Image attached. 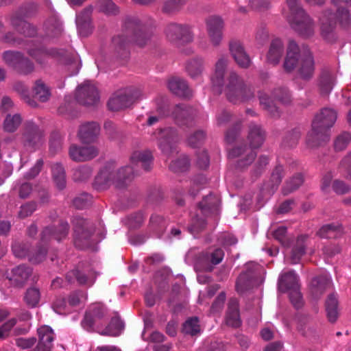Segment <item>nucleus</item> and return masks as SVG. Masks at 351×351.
<instances>
[{
	"label": "nucleus",
	"mask_w": 351,
	"mask_h": 351,
	"mask_svg": "<svg viewBox=\"0 0 351 351\" xmlns=\"http://www.w3.org/2000/svg\"><path fill=\"white\" fill-rule=\"evenodd\" d=\"M46 244L47 243H43L40 241V244L36 248L33 249L25 254V256L27 257L30 263L37 264L45 259L47 247L44 246V245Z\"/></svg>",
	"instance_id": "37"
},
{
	"label": "nucleus",
	"mask_w": 351,
	"mask_h": 351,
	"mask_svg": "<svg viewBox=\"0 0 351 351\" xmlns=\"http://www.w3.org/2000/svg\"><path fill=\"white\" fill-rule=\"evenodd\" d=\"M351 141V134L344 132L339 134L335 141V148L337 151L344 149Z\"/></svg>",
	"instance_id": "61"
},
{
	"label": "nucleus",
	"mask_w": 351,
	"mask_h": 351,
	"mask_svg": "<svg viewBox=\"0 0 351 351\" xmlns=\"http://www.w3.org/2000/svg\"><path fill=\"white\" fill-rule=\"evenodd\" d=\"M337 118L335 110L325 108L315 115L311 130L306 136L308 146L317 147L327 142L330 137V129L334 125Z\"/></svg>",
	"instance_id": "4"
},
{
	"label": "nucleus",
	"mask_w": 351,
	"mask_h": 351,
	"mask_svg": "<svg viewBox=\"0 0 351 351\" xmlns=\"http://www.w3.org/2000/svg\"><path fill=\"white\" fill-rule=\"evenodd\" d=\"M62 147V137L58 132L51 134L49 141V150L53 154L59 152Z\"/></svg>",
	"instance_id": "54"
},
{
	"label": "nucleus",
	"mask_w": 351,
	"mask_h": 351,
	"mask_svg": "<svg viewBox=\"0 0 351 351\" xmlns=\"http://www.w3.org/2000/svg\"><path fill=\"white\" fill-rule=\"evenodd\" d=\"M287 5L288 10L284 9L282 14L291 28L302 36H312L315 33V24L298 0H287Z\"/></svg>",
	"instance_id": "7"
},
{
	"label": "nucleus",
	"mask_w": 351,
	"mask_h": 351,
	"mask_svg": "<svg viewBox=\"0 0 351 351\" xmlns=\"http://www.w3.org/2000/svg\"><path fill=\"white\" fill-rule=\"evenodd\" d=\"M187 0H168L163 5L162 10L164 12L171 14L180 9V8L186 3Z\"/></svg>",
	"instance_id": "57"
},
{
	"label": "nucleus",
	"mask_w": 351,
	"mask_h": 351,
	"mask_svg": "<svg viewBox=\"0 0 351 351\" xmlns=\"http://www.w3.org/2000/svg\"><path fill=\"white\" fill-rule=\"evenodd\" d=\"M152 33L136 16H128L125 19L122 33L112 38V43L118 53L130 43H134L143 47L148 45L152 38Z\"/></svg>",
	"instance_id": "2"
},
{
	"label": "nucleus",
	"mask_w": 351,
	"mask_h": 351,
	"mask_svg": "<svg viewBox=\"0 0 351 351\" xmlns=\"http://www.w3.org/2000/svg\"><path fill=\"white\" fill-rule=\"evenodd\" d=\"M229 60L226 56L220 57L215 63V71L211 77L214 86H224V93L227 99L233 104H241L248 101L254 97V90L247 84L235 71L228 73L226 80L225 75Z\"/></svg>",
	"instance_id": "1"
},
{
	"label": "nucleus",
	"mask_w": 351,
	"mask_h": 351,
	"mask_svg": "<svg viewBox=\"0 0 351 351\" xmlns=\"http://www.w3.org/2000/svg\"><path fill=\"white\" fill-rule=\"evenodd\" d=\"M331 14L330 12H325L319 19L320 34L328 43H333L337 38L335 33V23L332 21Z\"/></svg>",
	"instance_id": "19"
},
{
	"label": "nucleus",
	"mask_w": 351,
	"mask_h": 351,
	"mask_svg": "<svg viewBox=\"0 0 351 351\" xmlns=\"http://www.w3.org/2000/svg\"><path fill=\"white\" fill-rule=\"evenodd\" d=\"M273 97L284 104H288L291 101V95L285 88H276L273 92Z\"/></svg>",
	"instance_id": "58"
},
{
	"label": "nucleus",
	"mask_w": 351,
	"mask_h": 351,
	"mask_svg": "<svg viewBox=\"0 0 351 351\" xmlns=\"http://www.w3.org/2000/svg\"><path fill=\"white\" fill-rule=\"evenodd\" d=\"M265 138V133L260 125L251 123L249 126V133L247 136L250 147L243 146H236L230 150L228 156L231 158H239L237 161V167L243 169L250 165L254 160L256 154L254 149L260 147Z\"/></svg>",
	"instance_id": "5"
},
{
	"label": "nucleus",
	"mask_w": 351,
	"mask_h": 351,
	"mask_svg": "<svg viewBox=\"0 0 351 351\" xmlns=\"http://www.w3.org/2000/svg\"><path fill=\"white\" fill-rule=\"evenodd\" d=\"M91 172L90 167L87 166H82L74 170L73 177L75 181H84L91 176Z\"/></svg>",
	"instance_id": "60"
},
{
	"label": "nucleus",
	"mask_w": 351,
	"mask_h": 351,
	"mask_svg": "<svg viewBox=\"0 0 351 351\" xmlns=\"http://www.w3.org/2000/svg\"><path fill=\"white\" fill-rule=\"evenodd\" d=\"M326 311L329 322L334 323L339 315L338 300L335 295H330L326 301Z\"/></svg>",
	"instance_id": "34"
},
{
	"label": "nucleus",
	"mask_w": 351,
	"mask_h": 351,
	"mask_svg": "<svg viewBox=\"0 0 351 351\" xmlns=\"http://www.w3.org/2000/svg\"><path fill=\"white\" fill-rule=\"evenodd\" d=\"M167 223L162 217L157 215H154L151 217L149 227L153 231H155L159 237L164 232Z\"/></svg>",
	"instance_id": "51"
},
{
	"label": "nucleus",
	"mask_w": 351,
	"mask_h": 351,
	"mask_svg": "<svg viewBox=\"0 0 351 351\" xmlns=\"http://www.w3.org/2000/svg\"><path fill=\"white\" fill-rule=\"evenodd\" d=\"M196 115V110L185 104L176 105L172 111L173 119L180 125H190Z\"/></svg>",
	"instance_id": "17"
},
{
	"label": "nucleus",
	"mask_w": 351,
	"mask_h": 351,
	"mask_svg": "<svg viewBox=\"0 0 351 351\" xmlns=\"http://www.w3.org/2000/svg\"><path fill=\"white\" fill-rule=\"evenodd\" d=\"M27 52L40 63H43L49 56H53L57 54V51L54 49L47 50L43 48L28 49Z\"/></svg>",
	"instance_id": "46"
},
{
	"label": "nucleus",
	"mask_w": 351,
	"mask_h": 351,
	"mask_svg": "<svg viewBox=\"0 0 351 351\" xmlns=\"http://www.w3.org/2000/svg\"><path fill=\"white\" fill-rule=\"evenodd\" d=\"M73 225L75 243L77 241L88 239L93 234L94 228L92 223L80 217H75L72 221Z\"/></svg>",
	"instance_id": "20"
},
{
	"label": "nucleus",
	"mask_w": 351,
	"mask_h": 351,
	"mask_svg": "<svg viewBox=\"0 0 351 351\" xmlns=\"http://www.w3.org/2000/svg\"><path fill=\"white\" fill-rule=\"evenodd\" d=\"M46 27L49 34L54 36L59 35L62 30V23L59 21L54 19L47 21L46 23Z\"/></svg>",
	"instance_id": "64"
},
{
	"label": "nucleus",
	"mask_w": 351,
	"mask_h": 351,
	"mask_svg": "<svg viewBox=\"0 0 351 351\" xmlns=\"http://www.w3.org/2000/svg\"><path fill=\"white\" fill-rule=\"evenodd\" d=\"M73 275L75 276L77 282L81 285H91L94 283L96 278V274L93 271H89L87 274L82 271L75 270L66 275V278L69 282H71V276Z\"/></svg>",
	"instance_id": "38"
},
{
	"label": "nucleus",
	"mask_w": 351,
	"mask_h": 351,
	"mask_svg": "<svg viewBox=\"0 0 351 351\" xmlns=\"http://www.w3.org/2000/svg\"><path fill=\"white\" fill-rule=\"evenodd\" d=\"M124 328V324L119 317L115 316L110 320L107 327L100 334L102 335L117 337L119 336Z\"/></svg>",
	"instance_id": "33"
},
{
	"label": "nucleus",
	"mask_w": 351,
	"mask_h": 351,
	"mask_svg": "<svg viewBox=\"0 0 351 351\" xmlns=\"http://www.w3.org/2000/svg\"><path fill=\"white\" fill-rule=\"evenodd\" d=\"M229 49L233 58L240 67L247 69L250 66L251 60L240 42L231 41Z\"/></svg>",
	"instance_id": "21"
},
{
	"label": "nucleus",
	"mask_w": 351,
	"mask_h": 351,
	"mask_svg": "<svg viewBox=\"0 0 351 351\" xmlns=\"http://www.w3.org/2000/svg\"><path fill=\"white\" fill-rule=\"evenodd\" d=\"M134 176V167L130 165L123 167L117 170L105 167L96 176L95 187L97 190H104L113 184L117 189H122L128 186Z\"/></svg>",
	"instance_id": "6"
},
{
	"label": "nucleus",
	"mask_w": 351,
	"mask_h": 351,
	"mask_svg": "<svg viewBox=\"0 0 351 351\" xmlns=\"http://www.w3.org/2000/svg\"><path fill=\"white\" fill-rule=\"evenodd\" d=\"M91 196L87 193H83L73 199V205L77 209H83L88 207L91 203Z\"/></svg>",
	"instance_id": "63"
},
{
	"label": "nucleus",
	"mask_w": 351,
	"mask_h": 351,
	"mask_svg": "<svg viewBox=\"0 0 351 351\" xmlns=\"http://www.w3.org/2000/svg\"><path fill=\"white\" fill-rule=\"evenodd\" d=\"M296 67L300 77L304 80H308L314 73V59L308 50H304L301 53L295 41L289 40L283 68L286 72L291 73Z\"/></svg>",
	"instance_id": "3"
},
{
	"label": "nucleus",
	"mask_w": 351,
	"mask_h": 351,
	"mask_svg": "<svg viewBox=\"0 0 351 351\" xmlns=\"http://www.w3.org/2000/svg\"><path fill=\"white\" fill-rule=\"evenodd\" d=\"M284 54V44L279 38L274 39L269 47L266 59L269 64L277 65Z\"/></svg>",
	"instance_id": "26"
},
{
	"label": "nucleus",
	"mask_w": 351,
	"mask_h": 351,
	"mask_svg": "<svg viewBox=\"0 0 351 351\" xmlns=\"http://www.w3.org/2000/svg\"><path fill=\"white\" fill-rule=\"evenodd\" d=\"M219 205V199L213 194L206 196L199 204V208L203 214L215 211Z\"/></svg>",
	"instance_id": "39"
},
{
	"label": "nucleus",
	"mask_w": 351,
	"mask_h": 351,
	"mask_svg": "<svg viewBox=\"0 0 351 351\" xmlns=\"http://www.w3.org/2000/svg\"><path fill=\"white\" fill-rule=\"evenodd\" d=\"M154 140L157 141L158 147L167 156L176 152L175 143L177 141L178 133L172 128H160L152 134Z\"/></svg>",
	"instance_id": "9"
},
{
	"label": "nucleus",
	"mask_w": 351,
	"mask_h": 351,
	"mask_svg": "<svg viewBox=\"0 0 351 351\" xmlns=\"http://www.w3.org/2000/svg\"><path fill=\"white\" fill-rule=\"evenodd\" d=\"M95 7L100 12L107 15H116L119 13V8L112 0H97Z\"/></svg>",
	"instance_id": "40"
},
{
	"label": "nucleus",
	"mask_w": 351,
	"mask_h": 351,
	"mask_svg": "<svg viewBox=\"0 0 351 351\" xmlns=\"http://www.w3.org/2000/svg\"><path fill=\"white\" fill-rule=\"evenodd\" d=\"M304 178L302 174L298 173L287 181L282 188V193L287 195L297 190L303 183Z\"/></svg>",
	"instance_id": "47"
},
{
	"label": "nucleus",
	"mask_w": 351,
	"mask_h": 351,
	"mask_svg": "<svg viewBox=\"0 0 351 351\" xmlns=\"http://www.w3.org/2000/svg\"><path fill=\"white\" fill-rule=\"evenodd\" d=\"M143 98L142 90L136 87H128L114 92L110 97L108 106L112 111H119L131 106Z\"/></svg>",
	"instance_id": "8"
},
{
	"label": "nucleus",
	"mask_w": 351,
	"mask_h": 351,
	"mask_svg": "<svg viewBox=\"0 0 351 351\" xmlns=\"http://www.w3.org/2000/svg\"><path fill=\"white\" fill-rule=\"evenodd\" d=\"M34 97L41 102L47 101L50 96V91L45 84L40 80H38L34 87Z\"/></svg>",
	"instance_id": "48"
},
{
	"label": "nucleus",
	"mask_w": 351,
	"mask_h": 351,
	"mask_svg": "<svg viewBox=\"0 0 351 351\" xmlns=\"http://www.w3.org/2000/svg\"><path fill=\"white\" fill-rule=\"evenodd\" d=\"M189 167L188 157L182 156L178 159L173 160L169 165V168L174 172H183L186 171Z\"/></svg>",
	"instance_id": "53"
},
{
	"label": "nucleus",
	"mask_w": 351,
	"mask_h": 351,
	"mask_svg": "<svg viewBox=\"0 0 351 351\" xmlns=\"http://www.w3.org/2000/svg\"><path fill=\"white\" fill-rule=\"evenodd\" d=\"M273 236L283 246L289 247L290 245V241L287 236V228L285 226H280L278 227L273 232Z\"/></svg>",
	"instance_id": "56"
},
{
	"label": "nucleus",
	"mask_w": 351,
	"mask_h": 351,
	"mask_svg": "<svg viewBox=\"0 0 351 351\" xmlns=\"http://www.w3.org/2000/svg\"><path fill=\"white\" fill-rule=\"evenodd\" d=\"M335 19L341 27L347 29L351 24V16L348 9L339 7L337 9Z\"/></svg>",
	"instance_id": "43"
},
{
	"label": "nucleus",
	"mask_w": 351,
	"mask_h": 351,
	"mask_svg": "<svg viewBox=\"0 0 351 351\" xmlns=\"http://www.w3.org/2000/svg\"><path fill=\"white\" fill-rule=\"evenodd\" d=\"M335 83V76L327 70L323 71L319 80L321 90L324 94H328L332 90Z\"/></svg>",
	"instance_id": "41"
},
{
	"label": "nucleus",
	"mask_w": 351,
	"mask_h": 351,
	"mask_svg": "<svg viewBox=\"0 0 351 351\" xmlns=\"http://www.w3.org/2000/svg\"><path fill=\"white\" fill-rule=\"evenodd\" d=\"M99 154L98 149L95 146L80 147L73 144L69 147V155L71 160L76 162H84L91 160Z\"/></svg>",
	"instance_id": "15"
},
{
	"label": "nucleus",
	"mask_w": 351,
	"mask_h": 351,
	"mask_svg": "<svg viewBox=\"0 0 351 351\" xmlns=\"http://www.w3.org/2000/svg\"><path fill=\"white\" fill-rule=\"evenodd\" d=\"M226 322L227 325L234 328H237L241 325L239 303L237 299L232 298L228 302Z\"/></svg>",
	"instance_id": "29"
},
{
	"label": "nucleus",
	"mask_w": 351,
	"mask_h": 351,
	"mask_svg": "<svg viewBox=\"0 0 351 351\" xmlns=\"http://www.w3.org/2000/svg\"><path fill=\"white\" fill-rule=\"evenodd\" d=\"M52 176L58 189L62 190L66 186V176L64 167L60 163L53 164L51 167Z\"/></svg>",
	"instance_id": "36"
},
{
	"label": "nucleus",
	"mask_w": 351,
	"mask_h": 351,
	"mask_svg": "<svg viewBox=\"0 0 351 351\" xmlns=\"http://www.w3.org/2000/svg\"><path fill=\"white\" fill-rule=\"evenodd\" d=\"M342 233V228L339 224H327L323 226L317 232L321 238L332 239L339 237Z\"/></svg>",
	"instance_id": "35"
},
{
	"label": "nucleus",
	"mask_w": 351,
	"mask_h": 351,
	"mask_svg": "<svg viewBox=\"0 0 351 351\" xmlns=\"http://www.w3.org/2000/svg\"><path fill=\"white\" fill-rule=\"evenodd\" d=\"M3 59L6 64L16 72H22V53L18 51L8 50L3 53Z\"/></svg>",
	"instance_id": "30"
},
{
	"label": "nucleus",
	"mask_w": 351,
	"mask_h": 351,
	"mask_svg": "<svg viewBox=\"0 0 351 351\" xmlns=\"http://www.w3.org/2000/svg\"><path fill=\"white\" fill-rule=\"evenodd\" d=\"M308 241V237L306 234H301L297 237L291 245L290 252L287 256V260L291 264L298 263L302 257L306 254Z\"/></svg>",
	"instance_id": "18"
},
{
	"label": "nucleus",
	"mask_w": 351,
	"mask_h": 351,
	"mask_svg": "<svg viewBox=\"0 0 351 351\" xmlns=\"http://www.w3.org/2000/svg\"><path fill=\"white\" fill-rule=\"evenodd\" d=\"M299 279L293 271L282 273L278 279V289L282 292L299 289Z\"/></svg>",
	"instance_id": "25"
},
{
	"label": "nucleus",
	"mask_w": 351,
	"mask_h": 351,
	"mask_svg": "<svg viewBox=\"0 0 351 351\" xmlns=\"http://www.w3.org/2000/svg\"><path fill=\"white\" fill-rule=\"evenodd\" d=\"M330 280L326 275H322L312 279L310 284V293L317 300L330 287Z\"/></svg>",
	"instance_id": "24"
},
{
	"label": "nucleus",
	"mask_w": 351,
	"mask_h": 351,
	"mask_svg": "<svg viewBox=\"0 0 351 351\" xmlns=\"http://www.w3.org/2000/svg\"><path fill=\"white\" fill-rule=\"evenodd\" d=\"M43 142V132L32 122H27L23 132V147L32 152L38 148Z\"/></svg>",
	"instance_id": "12"
},
{
	"label": "nucleus",
	"mask_w": 351,
	"mask_h": 351,
	"mask_svg": "<svg viewBox=\"0 0 351 351\" xmlns=\"http://www.w3.org/2000/svg\"><path fill=\"white\" fill-rule=\"evenodd\" d=\"M258 98L261 105L263 106V107L267 110L271 116L278 117L279 115L277 107L274 104L273 100L268 97L266 93L259 92Z\"/></svg>",
	"instance_id": "44"
},
{
	"label": "nucleus",
	"mask_w": 351,
	"mask_h": 351,
	"mask_svg": "<svg viewBox=\"0 0 351 351\" xmlns=\"http://www.w3.org/2000/svg\"><path fill=\"white\" fill-rule=\"evenodd\" d=\"M10 285L15 287H21L22 285V267L18 265L13 268L10 274L6 276Z\"/></svg>",
	"instance_id": "50"
},
{
	"label": "nucleus",
	"mask_w": 351,
	"mask_h": 351,
	"mask_svg": "<svg viewBox=\"0 0 351 351\" xmlns=\"http://www.w3.org/2000/svg\"><path fill=\"white\" fill-rule=\"evenodd\" d=\"M21 123V117L20 114H8L4 122L3 129L8 132H14Z\"/></svg>",
	"instance_id": "49"
},
{
	"label": "nucleus",
	"mask_w": 351,
	"mask_h": 351,
	"mask_svg": "<svg viewBox=\"0 0 351 351\" xmlns=\"http://www.w3.org/2000/svg\"><path fill=\"white\" fill-rule=\"evenodd\" d=\"M224 257L221 248H210L198 256L195 267L202 271H211L215 265L219 264Z\"/></svg>",
	"instance_id": "11"
},
{
	"label": "nucleus",
	"mask_w": 351,
	"mask_h": 351,
	"mask_svg": "<svg viewBox=\"0 0 351 351\" xmlns=\"http://www.w3.org/2000/svg\"><path fill=\"white\" fill-rule=\"evenodd\" d=\"M206 32L211 44L217 47L223 38V21L221 17L211 16L206 20Z\"/></svg>",
	"instance_id": "14"
},
{
	"label": "nucleus",
	"mask_w": 351,
	"mask_h": 351,
	"mask_svg": "<svg viewBox=\"0 0 351 351\" xmlns=\"http://www.w3.org/2000/svg\"><path fill=\"white\" fill-rule=\"evenodd\" d=\"M99 125L95 122L82 124L78 131V137L86 143L93 142L99 134Z\"/></svg>",
	"instance_id": "22"
},
{
	"label": "nucleus",
	"mask_w": 351,
	"mask_h": 351,
	"mask_svg": "<svg viewBox=\"0 0 351 351\" xmlns=\"http://www.w3.org/2000/svg\"><path fill=\"white\" fill-rule=\"evenodd\" d=\"M197 317L189 318L183 324L182 332L185 335L195 336L200 333L201 328Z\"/></svg>",
	"instance_id": "42"
},
{
	"label": "nucleus",
	"mask_w": 351,
	"mask_h": 351,
	"mask_svg": "<svg viewBox=\"0 0 351 351\" xmlns=\"http://www.w3.org/2000/svg\"><path fill=\"white\" fill-rule=\"evenodd\" d=\"M204 69V62L201 58H195L189 60L186 64V71L188 75L193 79L199 77Z\"/></svg>",
	"instance_id": "31"
},
{
	"label": "nucleus",
	"mask_w": 351,
	"mask_h": 351,
	"mask_svg": "<svg viewBox=\"0 0 351 351\" xmlns=\"http://www.w3.org/2000/svg\"><path fill=\"white\" fill-rule=\"evenodd\" d=\"M69 230V226L66 221H61L56 228L47 227L42 232L41 242L47 243L52 239L60 241L66 237Z\"/></svg>",
	"instance_id": "16"
},
{
	"label": "nucleus",
	"mask_w": 351,
	"mask_h": 351,
	"mask_svg": "<svg viewBox=\"0 0 351 351\" xmlns=\"http://www.w3.org/2000/svg\"><path fill=\"white\" fill-rule=\"evenodd\" d=\"M300 138V132L295 129L289 132L283 140V145L286 147H293L295 146Z\"/></svg>",
	"instance_id": "59"
},
{
	"label": "nucleus",
	"mask_w": 351,
	"mask_h": 351,
	"mask_svg": "<svg viewBox=\"0 0 351 351\" xmlns=\"http://www.w3.org/2000/svg\"><path fill=\"white\" fill-rule=\"evenodd\" d=\"M24 298L29 307H35L39 302L40 293L38 289L31 287L27 289Z\"/></svg>",
	"instance_id": "52"
},
{
	"label": "nucleus",
	"mask_w": 351,
	"mask_h": 351,
	"mask_svg": "<svg viewBox=\"0 0 351 351\" xmlns=\"http://www.w3.org/2000/svg\"><path fill=\"white\" fill-rule=\"evenodd\" d=\"M76 99L84 106L95 105L99 99V93L95 86L89 81H86L76 90Z\"/></svg>",
	"instance_id": "13"
},
{
	"label": "nucleus",
	"mask_w": 351,
	"mask_h": 351,
	"mask_svg": "<svg viewBox=\"0 0 351 351\" xmlns=\"http://www.w3.org/2000/svg\"><path fill=\"white\" fill-rule=\"evenodd\" d=\"M254 278V271L250 269H247L241 274L236 283L237 291L240 293H243L250 289Z\"/></svg>",
	"instance_id": "32"
},
{
	"label": "nucleus",
	"mask_w": 351,
	"mask_h": 351,
	"mask_svg": "<svg viewBox=\"0 0 351 351\" xmlns=\"http://www.w3.org/2000/svg\"><path fill=\"white\" fill-rule=\"evenodd\" d=\"M2 40L10 47H18L22 43V30L10 31L3 36Z\"/></svg>",
	"instance_id": "45"
},
{
	"label": "nucleus",
	"mask_w": 351,
	"mask_h": 351,
	"mask_svg": "<svg viewBox=\"0 0 351 351\" xmlns=\"http://www.w3.org/2000/svg\"><path fill=\"white\" fill-rule=\"evenodd\" d=\"M106 310L101 304H93L86 313L84 323L92 326L100 321L106 315Z\"/></svg>",
	"instance_id": "28"
},
{
	"label": "nucleus",
	"mask_w": 351,
	"mask_h": 351,
	"mask_svg": "<svg viewBox=\"0 0 351 351\" xmlns=\"http://www.w3.org/2000/svg\"><path fill=\"white\" fill-rule=\"evenodd\" d=\"M168 88L172 93L179 97H188L191 95V91L186 82L178 77H173L169 80Z\"/></svg>",
	"instance_id": "27"
},
{
	"label": "nucleus",
	"mask_w": 351,
	"mask_h": 351,
	"mask_svg": "<svg viewBox=\"0 0 351 351\" xmlns=\"http://www.w3.org/2000/svg\"><path fill=\"white\" fill-rule=\"evenodd\" d=\"M165 34L172 43H190L193 39L191 28L186 24L170 23L165 28Z\"/></svg>",
	"instance_id": "10"
},
{
	"label": "nucleus",
	"mask_w": 351,
	"mask_h": 351,
	"mask_svg": "<svg viewBox=\"0 0 351 351\" xmlns=\"http://www.w3.org/2000/svg\"><path fill=\"white\" fill-rule=\"evenodd\" d=\"M285 172L282 166L277 165L273 170L270 178L272 190L276 189L281 183Z\"/></svg>",
	"instance_id": "55"
},
{
	"label": "nucleus",
	"mask_w": 351,
	"mask_h": 351,
	"mask_svg": "<svg viewBox=\"0 0 351 351\" xmlns=\"http://www.w3.org/2000/svg\"><path fill=\"white\" fill-rule=\"evenodd\" d=\"M206 138V134L202 130H197L191 134L187 138L188 144L192 147H197L201 145Z\"/></svg>",
	"instance_id": "62"
},
{
	"label": "nucleus",
	"mask_w": 351,
	"mask_h": 351,
	"mask_svg": "<svg viewBox=\"0 0 351 351\" xmlns=\"http://www.w3.org/2000/svg\"><path fill=\"white\" fill-rule=\"evenodd\" d=\"M153 156L149 150H140L134 152L130 158L132 165L136 168L141 167L145 171H149L152 168Z\"/></svg>",
	"instance_id": "23"
}]
</instances>
